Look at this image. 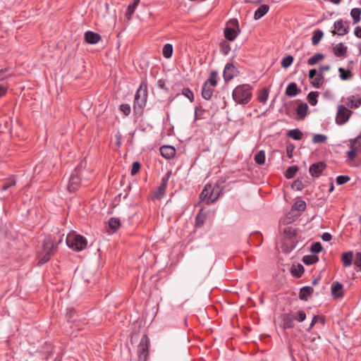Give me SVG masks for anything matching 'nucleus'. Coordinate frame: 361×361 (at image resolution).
Segmentation results:
<instances>
[{
  "instance_id": "f257e3e1",
  "label": "nucleus",
  "mask_w": 361,
  "mask_h": 361,
  "mask_svg": "<svg viewBox=\"0 0 361 361\" xmlns=\"http://www.w3.org/2000/svg\"><path fill=\"white\" fill-rule=\"evenodd\" d=\"M233 100L240 104H247L252 99V87L248 84L238 85L233 91Z\"/></svg>"
},
{
  "instance_id": "f03ea898",
  "label": "nucleus",
  "mask_w": 361,
  "mask_h": 361,
  "mask_svg": "<svg viewBox=\"0 0 361 361\" xmlns=\"http://www.w3.org/2000/svg\"><path fill=\"white\" fill-rule=\"evenodd\" d=\"M147 98V85L145 81H142L135 95L133 110L137 113H141L146 105Z\"/></svg>"
},
{
  "instance_id": "7ed1b4c3",
  "label": "nucleus",
  "mask_w": 361,
  "mask_h": 361,
  "mask_svg": "<svg viewBox=\"0 0 361 361\" xmlns=\"http://www.w3.org/2000/svg\"><path fill=\"white\" fill-rule=\"evenodd\" d=\"M66 244L72 250L79 252L86 248L87 241L82 235L72 233L67 235Z\"/></svg>"
},
{
  "instance_id": "20e7f679",
  "label": "nucleus",
  "mask_w": 361,
  "mask_h": 361,
  "mask_svg": "<svg viewBox=\"0 0 361 361\" xmlns=\"http://www.w3.org/2000/svg\"><path fill=\"white\" fill-rule=\"evenodd\" d=\"M307 204L304 200H297L291 207V212H289L286 218V223L290 224L294 221L300 215L301 212H304Z\"/></svg>"
},
{
  "instance_id": "39448f33",
  "label": "nucleus",
  "mask_w": 361,
  "mask_h": 361,
  "mask_svg": "<svg viewBox=\"0 0 361 361\" xmlns=\"http://www.w3.org/2000/svg\"><path fill=\"white\" fill-rule=\"evenodd\" d=\"M43 249L45 254L39 257L38 264L42 265L49 261L51 257L54 255L56 247L54 245L50 238H47L43 242Z\"/></svg>"
},
{
  "instance_id": "423d86ee",
  "label": "nucleus",
  "mask_w": 361,
  "mask_h": 361,
  "mask_svg": "<svg viewBox=\"0 0 361 361\" xmlns=\"http://www.w3.org/2000/svg\"><path fill=\"white\" fill-rule=\"evenodd\" d=\"M149 338L145 334L137 346L138 361H147L149 357Z\"/></svg>"
},
{
  "instance_id": "0eeeda50",
  "label": "nucleus",
  "mask_w": 361,
  "mask_h": 361,
  "mask_svg": "<svg viewBox=\"0 0 361 361\" xmlns=\"http://www.w3.org/2000/svg\"><path fill=\"white\" fill-rule=\"evenodd\" d=\"M171 176V171H168L164 176L161 178V183L158 188L153 192L152 194L151 198L152 200H160L166 194L167 185L169 180Z\"/></svg>"
},
{
  "instance_id": "6e6552de",
  "label": "nucleus",
  "mask_w": 361,
  "mask_h": 361,
  "mask_svg": "<svg viewBox=\"0 0 361 361\" xmlns=\"http://www.w3.org/2000/svg\"><path fill=\"white\" fill-rule=\"evenodd\" d=\"M229 24L233 27H226L224 29V36L228 41H233L240 32L239 24L237 19L233 18L229 20Z\"/></svg>"
},
{
  "instance_id": "1a4fd4ad",
  "label": "nucleus",
  "mask_w": 361,
  "mask_h": 361,
  "mask_svg": "<svg viewBox=\"0 0 361 361\" xmlns=\"http://www.w3.org/2000/svg\"><path fill=\"white\" fill-rule=\"evenodd\" d=\"M81 178H80V167L78 166L73 171L68 185V190L69 192L76 191L80 186Z\"/></svg>"
},
{
  "instance_id": "9d476101",
  "label": "nucleus",
  "mask_w": 361,
  "mask_h": 361,
  "mask_svg": "<svg viewBox=\"0 0 361 361\" xmlns=\"http://www.w3.org/2000/svg\"><path fill=\"white\" fill-rule=\"evenodd\" d=\"M353 111L347 109L343 105L338 106V111L336 117V122L338 125L345 124L350 118Z\"/></svg>"
},
{
  "instance_id": "9b49d317",
  "label": "nucleus",
  "mask_w": 361,
  "mask_h": 361,
  "mask_svg": "<svg viewBox=\"0 0 361 361\" xmlns=\"http://www.w3.org/2000/svg\"><path fill=\"white\" fill-rule=\"evenodd\" d=\"M334 30L333 35L343 36L349 32V23L344 22L342 19L337 20L334 24Z\"/></svg>"
},
{
  "instance_id": "f8f14e48",
  "label": "nucleus",
  "mask_w": 361,
  "mask_h": 361,
  "mask_svg": "<svg viewBox=\"0 0 361 361\" xmlns=\"http://www.w3.org/2000/svg\"><path fill=\"white\" fill-rule=\"evenodd\" d=\"M224 182H216L214 187L210 185L209 202H214L220 196L223 190Z\"/></svg>"
},
{
  "instance_id": "ddd939ff",
  "label": "nucleus",
  "mask_w": 361,
  "mask_h": 361,
  "mask_svg": "<svg viewBox=\"0 0 361 361\" xmlns=\"http://www.w3.org/2000/svg\"><path fill=\"white\" fill-rule=\"evenodd\" d=\"M238 68L231 63H228L224 70L223 77L226 82L231 80L238 74Z\"/></svg>"
},
{
  "instance_id": "4468645a",
  "label": "nucleus",
  "mask_w": 361,
  "mask_h": 361,
  "mask_svg": "<svg viewBox=\"0 0 361 361\" xmlns=\"http://www.w3.org/2000/svg\"><path fill=\"white\" fill-rule=\"evenodd\" d=\"M326 164L324 161H319L310 166L309 172L312 177H319L325 169Z\"/></svg>"
},
{
  "instance_id": "2eb2a0df",
  "label": "nucleus",
  "mask_w": 361,
  "mask_h": 361,
  "mask_svg": "<svg viewBox=\"0 0 361 361\" xmlns=\"http://www.w3.org/2000/svg\"><path fill=\"white\" fill-rule=\"evenodd\" d=\"M331 295L334 299L341 298L344 295L343 286L338 281H334L331 287Z\"/></svg>"
},
{
  "instance_id": "dca6fc26",
  "label": "nucleus",
  "mask_w": 361,
  "mask_h": 361,
  "mask_svg": "<svg viewBox=\"0 0 361 361\" xmlns=\"http://www.w3.org/2000/svg\"><path fill=\"white\" fill-rule=\"evenodd\" d=\"M346 104L353 109L358 108L361 105V89L358 90L355 95L348 97Z\"/></svg>"
},
{
  "instance_id": "f3484780",
  "label": "nucleus",
  "mask_w": 361,
  "mask_h": 361,
  "mask_svg": "<svg viewBox=\"0 0 361 361\" xmlns=\"http://www.w3.org/2000/svg\"><path fill=\"white\" fill-rule=\"evenodd\" d=\"M85 41L90 44H95L101 39V35L92 31H87L84 35Z\"/></svg>"
},
{
  "instance_id": "a211bd4d",
  "label": "nucleus",
  "mask_w": 361,
  "mask_h": 361,
  "mask_svg": "<svg viewBox=\"0 0 361 361\" xmlns=\"http://www.w3.org/2000/svg\"><path fill=\"white\" fill-rule=\"evenodd\" d=\"M176 149L172 146H162L160 148V153L161 156L166 159H171L176 155Z\"/></svg>"
},
{
  "instance_id": "6ab92c4d",
  "label": "nucleus",
  "mask_w": 361,
  "mask_h": 361,
  "mask_svg": "<svg viewBox=\"0 0 361 361\" xmlns=\"http://www.w3.org/2000/svg\"><path fill=\"white\" fill-rule=\"evenodd\" d=\"M295 316L291 313L284 314L283 315V327L284 329H292L294 327V321Z\"/></svg>"
},
{
  "instance_id": "aec40b11",
  "label": "nucleus",
  "mask_w": 361,
  "mask_h": 361,
  "mask_svg": "<svg viewBox=\"0 0 361 361\" xmlns=\"http://www.w3.org/2000/svg\"><path fill=\"white\" fill-rule=\"evenodd\" d=\"M301 92V90L298 87L295 82H290L286 89V94L288 97H295Z\"/></svg>"
},
{
  "instance_id": "412c9836",
  "label": "nucleus",
  "mask_w": 361,
  "mask_h": 361,
  "mask_svg": "<svg viewBox=\"0 0 361 361\" xmlns=\"http://www.w3.org/2000/svg\"><path fill=\"white\" fill-rule=\"evenodd\" d=\"M348 48L343 43L341 42L337 44L334 48L333 51L336 56L343 57L347 53Z\"/></svg>"
},
{
  "instance_id": "4be33fe9",
  "label": "nucleus",
  "mask_w": 361,
  "mask_h": 361,
  "mask_svg": "<svg viewBox=\"0 0 361 361\" xmlns=\"http://www.w3.org/2000/svg\"><path fill=\"white\" fill-rule=\"evenodd\" d=\"M314 292V289L311 286H304L300 288L299 293V298L301 300L307 301L308 297L310 296Z\"/></svg>"
},
{
  "instance_id": "5701e85b",
  "label": "nucleus",
  "mask_w": 361,
  "mask_h": 361,
  "mask_svg": "<svg viewBox=\"0 0 361 361\" xmlns=\"http://www.w3.org/2000/svg\"><path fill=\"white\" fill-rule=\"evenodd\" d=\"M269 10V6L267 4L261 5L255 12L254 19L259 20L265 16Z\"/></svg>"
},
{
  "instance_id": "b1692460",
  "label": "nucleus",
  "mask_w": 361,
  "mask_h": 361,
  "mask_svg": "<svg viewBox=\"0 0 361 361\" xmlns=\"http://www.w3.org/2000/svg\"><path fill=\"white\" fill-rule=\"evenodd\" d=\"M353 251H348L346 252H343L341 255V262L343 263V267H348L353 263Z\"/></svg>"
},
{
  "instance_id": "393cba45",
  "label": "nucleus",
  "mask_w": 361,
  "mask_h": 361,
  "mask_svg": "<svg viewBox=\"0 0 361 361\" xmlns=\"http://www.w3.org/2000/svg\"><path fill=\"white\" fill-rule=\"evenodd\" d=\"M207 217V214L203 212V209H200L195 216V226L197 228H201L204 224Z\"/></svg>"
},
{
  "instance_id": "a878e982",
  "label": "nucleus",
  "mask_w": 361,
  "mask_h": 361,
  "mask_svg": "<svg viewBox=\"0 0 361 361\" xmlns=\"http://www.w3.org/2000/svg\"><path fill=\"white\" fill-rule=\"evenodd\" d=\"M308 110V106L306 103L300 104L297 109L296 113L300 117V119L302 120L305 118Z\"/></svg>"
},
{
  "instance_id": "bb28decb",
  "label": "nucleus",
  "mask_w": 361,
  "mask_h": 361,
  "mask_svg": "<svg viewBox=\"0 0 361 361\" xmlns=\"http://www.w3.org/2000/svg\"><path fill=\"white\" fill-rule=\"evenodd\" d=\"M324 82V75L319 73L312 79L311 85L315 88H320Z\"/></svg>"
},
{
  "instance_id": "cd10ccee",
  "label": "nucleus",
  "mask_w": 361,
  "mask_h": 361,
  "mask_svg": "<svg viewBox=\"0 0 361 361\" xmlns=\"http://www.w3.org/2000/svg\"><path fill=\"white\" fill-rule=\"evenodd\" d=\"M304 271L305 269L303 266L300 264H298L297 265H293V267H291L290 272L293 276L296 278H300L304 273Z\"/></svg>"
},
{
  "instance_id": "c85d7f7f",
  "label": "nucleus",
  "mask_w": 361,
  "mask_h": 361,
  "mask_svg": "<svg viewBox=\"0 0 361 361\" xmlns=\"http://www.w3.org/2000/svg\"><path fill=\"white\" fill-rule=\"evenodd\" d=\"M209 188L210 184L206 185L200 195V200L205 202L207 204H210L212 203L209 202Z\"/></svg>"
},
{
  "instance_id": "c756f323",
  "label": "nucleus",
  "mask_w": 361,
  "mask_h": 361,
  "mask_svg": "<svg viewBox=\"0 0 361 361\" xmlns=\"http://www.w3.org/2000/svg\"><path fill=\"white\" fill-rule=\"evenodd\" d=\"M287 136L294 140H300L302 138V133L298 128L292 129L288 132Z\"/></svg>"
},
{
  "instance_id": "7c9ffc66",
  "label": "nucleus",
  "mask_w": 361,
  "mask_h": 361,
  "mask_svg": "<svg viewBox=\"0 0 361 361\" xmlns=\"http://www.w3.org/2000/svg\"><path fill=\"white\" fill-rule=\"evenodd\" d=\"M324 59V55L323 54L317 53L307 60V64L309 66H314L316 63H317L319 61L323 60Z\"/></svg>"
},
{
  "instance_id": "2f4dec72",
  "label": "nucleus",
  "mask_w": 361,
  "mask_h": 361,
  "mask_svg": "<svg viewBox=\"0 0 361 361\" xmlns=\"http://www.w3.org/2000/svg\"><path fill=\"white\" fill-rule=\"evenodd\" d=\"M357 139L350 141V150L348 152V157L350 160H354L357 153V147H355Z\"/></svg>"
},
{
  "instance_id": "473e14b6",
  "label": "nucleus",
  "mask_w": 361,
  "mask_h": 361,
  "mask_svg": "<svg viewBox=\"0 0 361 361\" xmlns=\"http://www.w3.org/2000/svg\"><path fill=\"white\" fill-rule=\"evenodd\" d=\"M319 261V257L314 255H305L302 257V262L306 265H312Z\"/></svg>"
},
{
  "instance_id": "72a5a7b5",
  "label": "nucleus",
  "mask_w": 361,
  "mask_h": 361,
  "mask_svg": "<svg viewBox=\"0 0 361 361\" xmlns=\"http://www.w3.org/2000/svg\"><path fill=\"white\" fill-rule=\"evenodd\" d=\"M212 95H213V90L208 87L207 85V83H204L203 85L202 90V97L206 100H209L212 98Z\"/></svg>"
},
{
  "instance_id": "f704fd0d",
  "label": "nucleus",
  "mask_w": 361,
  "mask_h": 361,
  "mask_svg": "<svg viewBox=\"0 0 361 361\" xmlns=\"http://www.w3.org/2000/svg\"><path fill=\"white\" fill-rule=\"evenodd\" d=\"M361 8H354L350 11V16L353 18V23L356 24L360 20Z\"/></svg>"
},
{
  "instance_id": "c9c22d12",
  "label": "nucleus",
  "mask_w": 361,
  "mask_h": 361,
  "mask_svg": "<svg viewBox=\"0 0 361 361\" xmlns=\"http://www.w3.org/2000/svg\"><path fill=\"white\" fill-rule=\"evenodd\" d=\"M109 226L114 231H116L121 226V221L119 219L111 217L109 220Z\"/></svg>"
},
{
  "instance_id": "e433bc0d",
  "label": "nucleus",
  "mask_w": 361,
  "mask_h": 361,
  "mask_svg": "<svg viewBox=\"0 0 361 361\" xmlns=\"http://www.w3.org/2000/svg\"><path fill=\"white\" fill-rule=\"evenodd\" d=\"M338 72L340 73V78L343 80H349V79L352 78V77L353 75L351 71L345 70L343 68H339Z\"/></svg>"
},
{
  "instance_id": "4c0bfd02",
  "label": "nucleus",
  "mask_w": 361,
  "mask_h": 361,
  "mask_svg": "<svg viewBox=\"0 0 361 361\" xmlns=\"http://www.w3.org/2000/svg\"><path fill=\"white\" fill-rule=\"evenodd\" d=\"M324 35V33L320 30H316L313 32V35L312 37V43L313 45H317L319 44L320 40L322 39V37Z\"/></svg>"
},
{
  "instance_id": "58836bf2",
  "label": "nucleus",
  "mask_w": 361,
  "mask_h": 361,
  "mask_svg": "<svg viewBox=\"0 0 361 361\" xmlns=\"http://www.w3.org/2000/svg\"><path fill=\"white\" fill-rule=\"evenodd\" d=\"M216 78L217 72L216 71H212L210 72L209 78L204 83H207V85L209 84L210 85L215 87L217 85Z\"/></svg>"
},
{
  "instance_id": "ea45409f",
  "label": "nucleus",
  "mask_w": 361,
  "mask_h": 361,
  "mask_svg": "<svg viewBox=\"0 0 361 361\" xmlns=\"http://www.w3.org/2000/svg\"><path fill=\"white\" fill-rule=\"evenodd\" d=\"M282 233L286 238L290 239L296 235V230L292 226H288L283 228Z\"/></svg>"
},
{
  "instance_id": "a19ab883",
  "label": "nucleus",
  "mask_w": 361,
  "mask_h": 361,
  "mask_svg": "<svg viewBox=\"0 0 361 361\" xmlns=\"http://www.w3.org/2000/svg\"><path fill=\"white\" fill-rule=\"evenodd\" d=\"M266 155L264 150H260L255 156V161L259 165H262L265 162Z\"/></svg>"
},
{
  "instance_id": "79ce46f5",
  "label": "nucleus",
  "mask_w": 361,
  "mask_h": 361,
  "mask_svg": "<svg viewBox=\"0 0 361 361\" xmlns=\"http://www.w3.org/2000/svg\"><path fill=\"white\" fill-rule=\"evenodd\" d=\"M173 54V46L171 44H166L162 49V54L166 59L171 57Z\"/></svg>"
},
{
  "instance_id": "37998d69",
  "label": "nucleus",
  "mask_w": 361,
  "mask_h": 361,
  "mask_svg": "<svg viewBox=\"0 0 361 361\" xmlns=\"http://www.w3.org/2000/svg\"><path fill=\"white\" fill-rule=\"evenodd\" d=\"M298 171V167L297 166H289L286 172H285V176L286 178L288 179H290V178H293L296 172Z\"/></svg>"
},
{
  "instance_id": "c03bdc74",
  "label": "nucleus",
  "mask_w": 361,
  "mask_h": 361,
  "mask_svg": "<svg viewBox=\"0 0 361 361\" xmlns=\"http://www.w3.org/2000/svg\"><path fill=\"white\" fill-rule=\"evenodd\" d=\"M319 93L317 92H310L307 95L308 102L312 106H315L317 104V97Z\"/></svg>"
},
{
  "instance_id": "a18cd8bd",
  "label": "nucleus",
  "mask_w": 361,
  "mask_h": 361,
  "mask_svg": "<svg viewBox=\"0 0 361 361\" xmlns=\"http://www.w3.org/2000/svg\"><path fill=\"white\" fill-rule=\"evenodd\" d=\"M140 0H133V3L130 4L127 9V16L130 17L135 12L137 6H138Z\"/></svg>"
},
{
  "instance_id": "49530a36",
  "label": "nucleus",
  "mask_w": 361,
  "mask_h": 361,
  "mask_svg": "<svg viewBox=\"0 0 361 361\" xmlns=\"http://www.w3.org/2000/svg\"><path fill=\"white\" fill-rule=\"evenodd\" d=\"M293 60H294V59H293V56H291V55H288V56H285L281 61V66L283 68H288L293 63Z\"/></svg>"
},
{
  "instance_id": "de8ad7c7",
  "label": "nucleus",
  "mask_w": 361,
  "mask_h": 361,
  "mask_svg": "<svg viewBox=\"0 0 361 361\" xmlns=\"http://www.w3.org/2000/svg\"><path fill=\"white\" fill-rule=\"evenodd\" d=\"M327 140V137L322 134H316L312 137V142L314 144L325 143Z\"/></svg>"
},
{
  "instance_id": "09e8293b",
  "label": "nucleus",
  "mask_w": 361,
  "mask_h": 361,
  "mask_svg": "<svg viewBox=\"0 0 361 361\" xmlns=\"http://www.w3.org/2000/svg\"><path fill=\"white\" fill-rule=\"evenodd\" d=\"M182 94L186 97L190 102L194 101V94L193 92L188 87H184L182 90Z\"/></svg>"
},
{
  "instance_id": "8fccbe9b",
  "label": "nucleus",
  "mask_w": 361,
  "mask_h": 361,
  "mask_svg": "<svg viewBox=\"0 0 361 361\" xmlns=\"http://www.w3.org/2000/svg\"><path fill=\"white\" fill-rule=\"evenodd\" d=\"M269 92L266 89H263L258 97V100L261 103H265L268 99Z\"/></svg>"
},
{
  "instance_id": "3c124183",
  "label": "nucleus",
  "mask_w": 361,
  "mask_h": 361,
  "mask_svg": "<svg viewBox=\"0 0 361 361\" xmlns=\"http://www.w3.org/2000/svg\"><path fill=\"white\" fill-rule=\"evenodd\" d=\"M220 49L224 55H227L231 51V46L227 42L224 41L220 44Z\"/></svg>"
},
{
  "instance_id": "603ef678",
  "label": "nucleus",
  "mask_w": 361,
  "mask_h": 361,
  "mask_svg": "<svg viewBox=\"0 0 361 361\" xmlns=\"http://www.w3.org/2000/svg\"><path fill=\"white\" fill-rule=\"evenodd\" d=\"M16 183V180L13 178L6 180L2 186V190H6L9 188H11L12 186H15Z\"/></svg>"
},
{
  "instance_id": "864d4df0",
  "label": "nucleus",
  "mask_w": 361,
  "mask_h": 361,
  "mask_svg": "<svg viewBox=\"0 0 361 361\" xmlns=\"http://www.w3.org/2000/svg\"><path fill=\"white\" fill-rule=\"evenodd\" d=\"M322 250V246L319 242L314 243L310 247V251L313 253H319Z\"/></svg>"
},
{
  "instance_id": "5fc2aeb1",
  "label": "nucleus",
  "mask_w": 361,
  "mask_h": 361,
  "mask_svg": "<svg viewBox=\"0 0 361 361\" xmlns=\"http://www.w3.org/2000/svg\"><path fill=\"white\" fill-rule=\"evenodd\" d=\"M350 180L348 176H338L336 178V183L338 185H343Z\"/></svg>"
},
{
  "instance_id": "6e6d98bb",
  "label": "nucleus",
  "mask_w": 361,
  "mask_h": 361,
  "mask_svg": "<svg viewBox=\"0 0 361 361\" xmlns=\"http://www.w3.org/2000/svg\"><path fill=\"white\" fill-rule=\"evenodd\" d=\"M140 167H141V165H140V162H138V161L133 162V164L132 165L131 171H130L131 175L135 176V174H137L140 171Z\"/></svg>"
},
{
  "instance_id": "4d7b16f0",
  "label": "nucleus",
  "mask_w": 361,
  "mask_h": 361,
  "mask_svg": "<svg viewBox=\"0 0 361 361\" xmlns=\"http://www.w3.org/2000/svg\"><path fill=\"white\" fill-rule=\"evenodd\" d=\"M119 109L125 116H128L130 114V106L128 104H121Z\"/></svg>"
},
{
  "instance_id": "13d9d810",
  "label": "nucleus",
  "mask_w": 361,
  "mask_h": 361,
  "mask_svg": "<svg viewBox=\"0 0 361 361\" xmlns=\"http://www.w3.org/2000/svg\"><path fill=\"white\" fill-rule=\"evenodd\" d=\"M76 314V311L74 308H70L66 312V317L68 322L73 321V317Z\"/></svg>"
},
{
  "instance_id": "bf43d9fd",
  "label": "nucleus",
  "mask_w": 361,
  "mask_h": 361,
  "mask_svg": "<svg viewBox=\"0 0 361 361\" xmlns=\"http://www.w3.org/2000/svg\"><path fill=\"white\" fill-rule=\"evenodd\" d=\"M204 110L202 109L201 106H198L195 107V118L200 119L201 118Z\"/></svg>"
},
{
  "instance_id": "052dcab7",
  "label": "nucleus",
  "mask_w": 361,
  "mask_h": 361,
  "mask_svg": "<svg viewBox=\"0 0 361 361\" xmlns=\"http://www.w3.org/2000/svg\"><path fill=\"white\" fill-rule=\"evenodd\" d=\"M295 316V320L298 321L299 322H303L306 319V314L303 310H300L297 312V315Z\"/></svg>"
},
{
  "instance_id": "680f3d73",
  "label": "nucleus",
  "mask_w": 361,
  "mask_h": 361,
  "mask_svg": "<svg viewBox=\"0 0 361 361\" xmlns=\"http://www.w3.org/2000/svg\"><path fill=\"white\" fill-rule=\"evenodd\" d=\"M157 86L160 88V89H162L164 90V91L166 92H169V88L166 87V82L163 79H159L158 81H157Z\"/></svg>"
},
{
  "instance_id": "e2e57ef3",
  "label": "nucleus",
  "mask_w": 361,
  "mask_h": 361,
  "mask_svg": "<svg viewBox=\"0 0 361 361\" xmlns=\"http://www.w3.org/2000/svg\"><path fill=\"white\" fill-rule=\"evenodd\" d=\"M292 188H295L298 190H302L303 188L302 181H300L299 180L294 181L293 183L292 184Z\"/></svg>"
},
{
  "instance_id": "0e129e2a",
  "label": "nucleus",
  "mask_w": 361,
  "mask_h": 361,
  "mask_svg": "<svg viewBox=\"0 0 361 361\" xmlns=\"http://www.w3.org/2000/svg\"><path fill=\"white\" fill-rule=\"evenodd\" d=\"M294 145L293 144H288L287 146H286V152H287V155L289 158H291L292 156H293V151L294 149Z\"/></svg>"
},
{
  "instance_id": "69168bd1",
  "label": "nucleus",
  "mask_w": 361,
  "mask_h": 361,
  "mask_svg": "<svg viewBox=\"0 0 361 361\" xmlns=\"http://www.w3.org/2000/svg\"><path fill=\"white\" fill-rule=\"evenodd\" d=\"M330 70V66L329 65H324L319 67L318 73H321L322 75H324V73L325 71H328Z\"/></svg>"
},
{
  "instance_id": "338daca9",
  "label": "nucleus",
  "mask_w": 361,
  "mask_h": 361,
  "mask_svg": "<svg viewBox=\"0 0 361 361\" xmlns=\"http://www.w3.org/2000/svg\"><path fill=\"white\" fill-rule=\"evenodd\" d=\"M332 238V235L329 233H324L322 235V239L324 241H330Z\"/></svg>"
},
{
  "instance_id": "774afa93",
  "label": "nucleus",
  "mask_w": 361,
  "mask_h": 361,
  "mask_svg": "<svg viewBox=\"0 0 361 361\" xmlns=\"http://www.w3.org/2000/svg\"><path fill=\"white\" fill-rule=\"evenodd\" d=\"M354 34H355V35L357 38H360V39H361V27H360V26H357V27L355 28Z\"/></svg>"
}]
</instances>
